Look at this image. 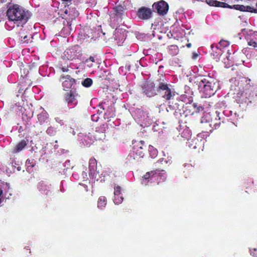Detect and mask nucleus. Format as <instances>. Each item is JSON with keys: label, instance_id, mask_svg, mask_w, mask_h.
Masks as SVG:
<instances>
[{"label": "nucleus", "instance_id": "obj_1", "mask_svg": "<svg viewBox=\"0 0 257 257\" xmlns=\"http://www.w3.org/2000/svg\"><path fill=\"white\" fill-rule=\"evenodd\" d=\"M7 16L9 21L13 22L17 27L25 24L28 19L26 11L18 5L10 6L7 10Z\"/></svg>", "mask_w": 257, "mask_h": 257}, {"label": "nucleus", "instance_id": "obj_2", "mask_svg": "<svg viewBox=\"0 0 257 257\" xmlns=\"http://www.w3.org/2000/svg\"><path fill=\"white\" fill-rule=\"evenodd\" d=\"M157 94L159 93L166 100H171L175 95V91L170 87L168 81L163 78L156 80Z\"/></svg>", "mask_w": 257, "mask_h": 257}, {"label": "nucleus", "instance_id": "obj_3", "mask_svg": "<svg viewBox=\"0 0 257 257\" xmlns=\"http://www.w3.org/2000/svg\"><path fill=\"white\" fill-rule=\"evenodd\" d=\"M142 92L148 97H153L157 94L156 82L151 80L145 81L142 85Z\"/></svg>", "mask_w": 257, "mask_h": 257}, {"label": "nucleus", "instance_id": "obj_4", "mask_svg": "<svg viewBox=\"0 0 257 257\" xmlns=\"http://www.w3.org/2000/svg\"><path fill=\"white\" fill-rule=\"evenodd\" d=\"M138 147H133L128 157V160L132 163H137L141 162L143 158L145 153L142 152H139Z\"/></svg>", "mask_w": 257, "mask_h": 257}, {"label": "nucleus", "instance_id": "obj_5", "mask_svg": "<svg viewBox=\"0 0 257 257\" xmlns=\"http://www.w3.org/2000/svg\"><path fill=\"white\" fill-rule=\"evenodd\" d=\"M152 7L156 11L157 13L161 16L166 15L169 10V5L168 3L163 0L154 3Z\"/></svg>", "mask_w": 257, "mask_h": 257}, {"label": "nucleus", "instance_id": "obj_6", "mask_svg": "<svg viewBox=\"0 0 257 257\" xmlns=\"http://www.w3.org/2000/svg\"><path fill=\"white\" fill-rule=\"evenodd\" d=\"M218 87V84L212 80L209 82H208L207 84L204 85L202 91L206 95V97H210L215 93Z\"/></svg>", "mask_w": 257, "mask_h": 257}, {"label": "nucleus", "instance_id": "obj_7", "mask_svg": "<svg viewBox=\"0 0 257 257\" xmlns=\"http://www.w3.org/2000/svg\"><path fill=\"white\" fill-rule=\"evenodd\" d=\"M153 11L151 9L145 7H142L137 12L138 18L142 20H147L152 18Z\"/></svg>", "mask_w": 257, "mask_h": 257}, {"label": "nucleus", "instance_id": "obj_8", "mask_svg": "<svg viewBox=\"0 0 257 257\" xmlns=\"http://www.w3.org/2000/svg\"><path fill=\"white\" fill-rule=\"evenodd\" d=\"M78 96V93L75 90H70L65 94V100L68 105H76L77 104V98Z\"/></svg>", "mask_w": 257, "mask_h": 257}, {"label": "nucleus", "instance_id": "obj_9", "mask_svg": "<svg viewBox=\"0 0 257 257\" xmlns=\"http://www.w3.org/2000/svg\"><path fill=\"white\" fill-rule=\"evenodd\" d=\"M163 171L164 170H163L156 169L155 170L148 172L143 177V180L148 181V182H152L160 176L161 175V172Z\"/></svg>", "mask_w": 257, "mask_h": 257}, {"label": "nucleus", "instance_id": "obj_10", "mask_svg": "<svg viewBox=\"0 0 257 257\" xmlns=\"http://www.w3.org/2000/svg\"><path fill=\"white\" fill-rule=\"evenodd\" d=\"M88 186L83 184H79L76 188V193L79 197L85 198L88 192Z\"/></svg>", "mask_w": 257, "mask_h": 257}, {"label": "nucleus", "instance_id": "obj_11", "mask_svg": "<svg viewBox=\"0 0 257 257\" xmlns=\"http://www.w3.org/2000/svg\"><path fill=\"white\" fill-rule=\"evenodd\" d=\"M202 140L195 138L188 142L189 147L192 150H198L201 149L202 145Z\"/></svg>", "mask_w": 257, "mask_h": 257}, {"label": "nucleus", "instance_id": "obj_12", "mask_svg": "<svg viewBox=\"0 0 257 257\" xmlns=\"http://www.w3.org/2000/svg\"><path fill=\"white\" fill-rule=\"evenodd\" d=\"M65 15L68 14V16L69 17V18L68 19L69 20H75V18L79 15L78 12L76 10L75 8H73L71 11H69V12L66 9V10H65Z\"/></svg>", "mask_w": 257, "mask_h": 257}, {"label": "nucleus", "instance_id": "obj_13", "mask_svg": "<svg viewBox=\"0 0 257 257\" xmlns=\"http://www.w3.org/2000/svg\"><path fill=\"white\" fill-rule=\"evenodd\" d=\"M76 84L75 80L71 78L70 75L65 76V87L68 88H71Z\"/></svg>", "mask_w": 257, "mask_h": 257}, {"label": "nucleus", "instance_id": "obj_14", "mask_svg": "<svg viewBox=\"0 0 257 257\" xmlns=\"http://www.w3.org/2000/svg\"><path fill=\"white\" fill-rule=\"evenodd\" d=\"M106 204V198L104 196H100L98 198L97 202V207L102 209Z\"/></svg>", "mask_w": 257, "mask_h": 257}, {"label": "nucleus", "instance_id": "obj_15", "mask_svg": "<svg viewBox=\"0 0 257 257\" xmlns=\"http://www.w3.org/2000/svg\"><path fill=\"white\" fill-rule=\"evenodd\" d=\"M28 141L23 140L21 141L15 147L16 152H20L22 151L25 147L27 145Z\"/></svg>", "mask_w": 257, "mask_h": 257}, {"label": "nucleus", "instance_id": "obj_16", "mask_svg": "<svg viewBox=\"0 0 257 257\" xmlns=\"http://www.w3.org/2000/svg\"><path fill=\"white\" fill-rule=\"evenodd\" d=\"M133 147H138L139 152H142L143 153H145V151L147 149V146L145 145V142L143 141L139 142Z\"/></svg>", "mask_w": 257, "mask_h": 257}, {"label": "nucleus", "instance_id": "obj_17", "mask_svg": "<svg viewBox=\"0 0 257 257\" xmlns=\"http://www.w3.org/2000/svg\"><path fill=\"white\" fill-rule=\"evenodd\" d=\"M240 11L241 12H251V13H257V10L254 9L253 8H252L250 6H244L243 5H240Z\"/></svg>", "mask_w": 257, "mask_h": 257}, {"label": "nucleus", "instance_id": "obj_18", "mask_svg": "<svg viewBox=\"0 0 257 257\" xmlns=\"http://www.w3.org/2000/svg\"><path fill=\"white\" fill-rule=\"evenodd\" d=\"M114 9L115 12V15L117 16H121L122 15L124 11V7L120 5L116 6Z\"/></svg>", "mask_w": 257, "mask_h": 257}, {"label": "nucleus", "instance_id": "obj_19", "mask_svg": "<svg viewBox=\"0 0 257 257\" xmlns=\"http://www.w3.org/2000/svg\"><path fill=\"white\" fill-rule=\"evenodd\" d=\"M97 161L94 158H91L89 160V169L90 172L94 171L96 167Z\"/></svg>", "mask_w": 257, "mask_h": 257}, {"label": "nucleus", "instance_id": "obj_20", "mask_svg": "<svg viewBox=\"0 0 257 257\" xmlns=\"http://www.w3.org/2000/svg\"><path fill=\"white\" fill-rule=\"evenodd\" d=\"M148 150L150 152V155L152 158H155L157 156L158 151L156 149L154 148V147L149 145Z\"/></svg>", "mask_w": 257, "mask_h": 257}, {"label": "nucleus", "instance_id": "obj_21", "mask_svg": "<svg viewBox=\"0 0 257 257\" xmlns=\"http://www.w3.org/2000/svg\"><path fill=\"white\" fill-rule=\"evenodd\" d=\"M114 197L113 199V201L115 204H118L119 203H121L123 199V197L122 196V195L121 193H120L117 195H114Z\"/></svg>", "mask_w": 257, "mask_h": 257}, {"label": "nucleus", "instance_id": "obj_22", "mask_svg": "<svg viewBox=\"0 0 257 257\" xmlns=\"http://www.w3.org/2000/svg\"><path fill=\"white\" fill-rule=\"evenodd\" d=\"M92 82L91 78H87L82 82V85L85 87H89L92 85Z\"/></svg>", "mask_w": 257, "mask_h": 257}, {"label": "nucleus", "instance_id": "obj_23", "mask_svg": "<svg viewBox=\"0 0 257 257\" xmlns=\"http://www.w3.org/2000/svg\"><path fill=\"white\" fill-rule=\"evenodd\" d=\"M170 53L172 55L177 54L179 51L178 47L176 45H171L169 48Z\"/></svg>", "mask_w": 257, "mask_h": 257}, {"label": "nucleus", "instance_id": "obj_24", "mask_svg": "<svg viewBox=\"0 0 257 257\" xmlns=\"http://www.w3.org/2000/svg\"><path fill=\"white\" fill-rule=\"evenodd\" d=\"M21 37L23 38V39L21 40L23 43L27 44L32 42L33 37L31 35L29 36L26 35L23 37L22 36Z\"/></svg>", "mask_w": 257, "mask_h": 257}, {"label": "nucleus", "instance_id": "obj_25", "mask_svg": "<svg viewBox=\"0 0 257 257\" xmlns=\"http://www.w3.org/2000/svg\"><path fill=\"white\" fill-rule=\"evenodd\" d=\"M220 124L221 122L219 119L217 121V122L212 121L211 123L210 124V126L212 127V128L216 130L219 128Z\"/></svg>", "mask_w": 257, "mask_h": 257}, {"label": "nucleus", "instance_id": "obj_26", "mask_svg": "<svg viewBox=\"0 0 257 257\" xmlns=\"http://www.w3.org/2000/svg\"><path fill=\"white\" fill-rule=\"evenodd\" d=\"M192 106L195 109L196 112H199L200 111H203L204 110V107L202 106H198L197 104L196 103H194Z\"/></svg>", "mask_w": 257, "mask_h": 257}, {"label": "nucleus", "instance_id": "obj_27", "mask_svg": "<svg viewBox=\"0 0 257 257\" xmlns=\"http://www.w3.org/2000/svg\"><path fill=\"white\" fill-rule=\"evenodd\" d=\"M215 3L217 4V7L229 8V7H230V6H229L228 4H227V3H224V2L217 1V2H215Z\"/></svg>", "mask_w": 257, "mask_h": 257}, {"label": "nucleus", "instance_id": "obj_28", "mask_svg": "<svg viewBox=\"0 0 257 257\" xmlns=\"http://www.w3.org/2000/svg\"><path fill=\"white\" fill-rule=\"evenodd\" d=\"M244 81L246 83L247 88H249V87L253 86V83L251 82V81L250 79H248L247 78H244Z\"/></svg>", "mask_w": 257, "mask_h": 257}, {"label": "nucleus", "instance_id": "obj_29", "mask_svg": "<svg viewBox=\"0 0 257 257\" xmlns=\"http://www.w3.org/2000/svg\"><path fill=\"white\" fill-rule=\"evenodd\" d=\"M114 195H117L120 193H121V187L119 186H115L114 188Z\"/></svg>", "mask_w": 257, "mask_h": 257}, {"label": "nucleus", "instance_id": "obj_30", "mask_svg": "<svg viewBox=\"0 0 257 257\" xmlns=\"http://www.w3.org/2000/svg\"><path fill=\"white\" fill-rule=\"evenodd\" d=\"M248 45L252 46L254 48L257 47V43L253 40H250L248 42Z\"/></svg>", "mask_w": 257, "mask_h": 257}, {"label": "nucleus", "instance_id": "obj_31", "mask_svg": "<svg viewBox=\"0 0 257 257\" xmlns=\"http://www.w3.org/2000/svg\"><path fill=\"white\" fill-rule=\"evenodd\" d=\"M250 253L251 255L256 257L257 256V249L256 248H252L250 249Z\"/></svg>", "mask_w": 257, "mask_h": 257}, {"label": "nucleus", "instance_id": "obj_32", "mask_svg": "<svg viewBox=\"0 0 257 257\" xmlns=\"http://www.w3.org/2000/svg\"><path fill=\"white\" fill-rule=\"evenodd\" d=\"M219 44L221 46H222L223 47H227L229 45L228 41L224 40H221Z\"/></svg>", "mask_w": 257, "mask_h": 257}, {"label": "nucleus", "instance_id": "obj_33", "mask_svg": "<svg viewBox=\"0 0 257 257\" xmlns=\"http://www.w3.org/2000/svg\"><path fill=\"white\" fill-rule=\"evenodd\" d=\"M215 2H217V1L209 0V2H207V3L210 6L217 7V4L215 3Z\"/></svg>", "mask_w": 257, "mask_h": 257}, {"label": "nucleus", "instance_id": "obj_34", "mask_svg": "<svg viewBox=\"0 0 257 257\" xmlns=\"http://www.w3.org/2000/svg\"><path fill=\"white\" fill-rule=\"evenodd\" d=\"M240 7V5H234L232 6H230V7H229V8L230 9H234L236 10L239 11Z\"/></svg>", "mask_w": 257, "mask_h": 257}, {"label": "nucleus", "instance_id": "obj_35", "mask_svg": "<svg viewBox=\"0 0 257 257\" xmlns=\"http://www.w3.org/2000/svg\"><path fill=\"white\" fill-rule=\"evenodd\" d=\"M210 81V80H208L206 78H204L201 80L200 83H202L204 85V84H207L208 82H209ZM200 85H201V83H200Z\"/></svg>", "mask_w": 257, "mask_h": 257}, {"label": "nucleus", "instance_id": "obj_36", "mask_svg": "<svg viewBox=\"0 0 257 257\" xmlns=\"http://www.w3.org/2000/svg\"><path fill=\"white\" fill-rule=\"evenodd\" d=\"M68 163H70V161L69 160H68V161H65V167H66V169H70V168H73V165H68L67 167H66V164Z\"/></svg>", "mask_w": 257, "mask_h": 257}, {"label": "nucleus", "instance_id": "obj_37", "mask_svg": "<svg viewBox=\"0 0 257 257\" xmlns=\"http://www.w3.org/2000/svg\"><path fill=\"white\" fill-rule=\"evenodd\" d=\"M88 61H90L92 62H95V59L93 56H90L88 59L86 60V62H87Z\"/></svg>", "mask_w": 257, "mask_h": 257}, {"label": "nucleus", "instance_id": "obj_38", "mask_svg": "<svg viewBox=\"0 0 257 257\" xmlns=\"http://www.w3.org/2000/svg\"><path fill=\"white\" fill-rule=\"evenodd\" d=\"M71 0H65V7L66 5L69 6V4H71Z\"/></svg>", "mask_w": 257, "mask_h": 257}, {"label": "nucleus", "instance_id": "obj_39", "mask_svg": "<svg viewBox=\"0 0 257 257\" xmlns=\"http://www.w3.org/2000/svg\"><path fill=\"white\" fill-rule=\"evenodd\" d=\"M75 54H74L73 55L71 56H70L69 57L68 56V57H67V59H68V60H70V59L72 60V59H73L75 57Z\"/></svg>", "mask_w": 257, "mask_h": 257}, {"label": "nucleus", "instance_id": "obj_40", "mask_svg": "<svg viewBox=\"0 0 257 257\" xmlns=\"http://www.w3.org/2000/svg\"><path fill=\"white\" fill-rule=\"evenodd\" d=\"M198 56V54L196 53H193V58L195 59Z\"/></svg>", "mask_w": 257, "mask_h": 257}, {"label": "nucleus", "instance_id": "obj_41", "mask_svg": "<svg viewBox=\"0 0 257 257\" xmlns=\"http://www.w3.org/2000/svg\"><path fill=\"white\" fill-rule=\"evenodd\" d=\"M192 45L191 43H188L186 44V46L188 47V48H190L191 47Z\"/></svg>", "mask_w": 257, "mask_h": 257}, {"label": "nucleus", "instance_id": "obj_42", "mask_svg": "<svg viewBox=\"0 0 257 257\" xmlns=\"http://www.w3.org/2000/svg\"><path fill=\"white\" fill-rule=\"evenodd\" d=\"M67 25H68V26L69 27H70V26H71V24L70 22L69 21H67Z\"/></svg>", "mask_w": 257, "mask_h": 257}, {"label": "nucleus", "instance_id": "obj_43", "mask_svg": "<svg viewBox=\"0 0 257 257\" xmlns=\"http://www.w3.org/2000/svg\"><path fill=\"white\" fill-rule=\"evenodd\" d=\"M62 71H64V68H62Z\"/></svg>", "mask_w": 257, "mask_h": 257}, {"label": "nucleus", "instance_id": "obj_44", "mask_svg": "<svg viewBox=\"0 0 257 257\" xmlns=\"http://www.w3.org/2000/svg\"><path fill=\"white\" fill-rule=\"evenodd\" d=\"M256 7H257V2H256Z\"/></svg>", "mask_w": 257, "mask_h": 257}, {"label": "nucleus", "instance_id": "obj_45", "mask_svg": "<svg viewBox=\"0 0 257 257\" xmlns=\"http://www.w3.org/2000/svg\"><path fill=\"white\" fill-rule=\"evenodd\" d=\"M63 2L64 1V0H62Z\"/></svg>", "mask_w": 257, "mask_h": 257}]
</instances>
